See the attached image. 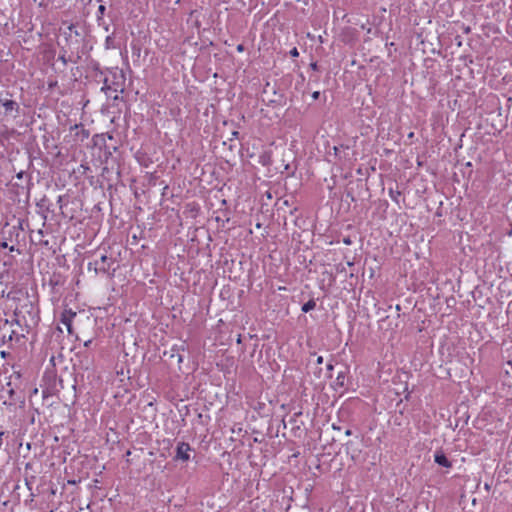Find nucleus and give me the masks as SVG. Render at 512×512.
Instances as JSON below:
<instances>
[{
    "instance_id": "nucleus-1",
    "label": "nucleus",
    "mask_w": 512,
    "mask_h": 512,
    "mask_svg": "<svg viewBox=\"0 0 512 512\" xmlns=\"http://www.w3.org/2000/svg\"><path fill=\"white\" fill-rule=\"evenodd\" d=\"M11 96L9 92L0 94V121L8 117L16 118L20 112V105L15 101L9 98Z\"/></svg>"
},
{
    "instance_id": "nucleus-2",
    "label": "nucleus",
    "mask_w": 512,
    "mask_h": 512,
    "mask_svg": "<svg viewBox=\"0 0 512 512\" xmlns=\"http://www.w3.org/2000/svg\"><path fill=\"white\" fill-rule=\"evenodd\" d=\"M31 328L29 325H25V327H21V331L16 327L8 328L5 333H2L1 343L8 344L9 347H13L15 344L23 343V340L26 338V334L30 332Z\"/></svg>"
},
{
    "instance_id": "nucleus-3",
    "label": "nucleus",
    "mask_w": 512,
    "mask_h": 512,
    "mask_svg": "<svg viewBox=\"0 0 512 512\" xmlns=\"http://www.w3.org/2000/svg\"><path fill=\"white\" fill-rule=\"evenodd\" d=\"M33 183L31 182V178L29 177L26 180V185L20 184V182L11 183V192H13L16 196L21 195L22 193H26V201H29L30 191Z\"/></svg>"
},
{
    "instance_id": "nucleus-4",
    "label": "nucleus",
    "mask_w": 512,
    "mask_h": 512,
    "mask_svg": "<svg viewBox=\"0 0 512 512\" xmlns=\"http://www.w3.org/2000/svg\"><path fill=\"white\" fill-rule=\"evenodd\" d=\"M114 261L111 258H108L106 255H102L100 260L94 261V272L98 273H108L111 265Z\"/></svg>"
},
{
    "instance_id": "nucleus-5",
    "label": "nucleus",
    "mask_w": 512,
    "mask_h": 512,
    "mask_svg": "<svg viewBox=\"0 0 512 512\" xmlns=\"http://www.w3.org/2000/svg\"><path fill=\"white\" fill-rule=\"evenodd\" d=\"M191 450V446L186 442H179L176 448L175 460H182L184 462L190 459L189 451Z\"/></svg>"
},
{
    "instance_id": "nucleus-6",
    "label": "nucleus",
    "mask_w": 512,
    "mask_h": 512,
    "mask_svg": "<svg viewBox=\"0 0 512 512\" xmlns=\"http://www.w3.org/2000/svg\"><path fill=\"white\" fill-rule=\"evenodd\" d=\"M36 206L39 208V215L42 218V225L45 226L47 222V213L50 211V206L48 204V199L46 196H43L37 203Z\"/></svg>"
},
{
    "instance_id": "nucleus-7",
    "label": "nucleus",
    "mask_w": 512,
    "mask_h": 512,
    "mask_svg": "<svg viewBox=\"0 0 512 512\" xmlns=\"http://www.w3.org/2000/svg\"><path fill=\"white\" fill-rule=\"evenodd\" d=\"M434 461L438 465L445 467V468H450L452 466L451 461L447 458V456L445 455V453L442 450H437L435 452Z\"/></svg>"
},
{
    "instance_id": "nucleus-8",
    "label": "nucleus",
    "mask_w": 512,
    "mask_h": 512,
    "mask_svg": "<svg viewBox=\"0 0 512 512\" xmlns=\"http://www.w3.org/2000/svg\"><path fill=\"white\" fill-rule=\"evenodd\" d=\"M71 130H75V136L81 141L87 139L90 135L89 130L85 129L82 124H75L71 127Z\"/></svg>"
},
{
    "instance_id": "nucleus-9",
    "label": "nucleus",
    "mask_w": 512,
    "mask_h": 512,
    "mask_svg": "<svg viewBox=\"0 0 512 512\" xmlns=\"http://www.w3.org/2000/svg\"><path fill=\"white\" fill-rule=\"evenodd\" d=\"M14 323V327L21 331V327L28 325L25 321V317L20 318L17 311L14 312V318L11 320Z\"/></svg>"
},
{
    "instance_id": "nucleus-10",
    "label": "nucleus",
    "mask_w": 512,
    "mask_h": 512,
    "mask_svg": "<svg viewBox=\"0 0 512 512\" xmlns=\"http://www.w3.org/2000/svg\"><path fill=\"white\" fill-rule=\"evenodd\" d=\"M316 307V302L314 299H310L309 301H307L306 303H304L302 305V311L304 313H307L311 310H313L314 308Z\"/></svg>"
},
{
    "instance_id": "nucleus-11",
    "label": "nucleus",
    "mask_w": 512,
    "mask_h": 512,
    "mask_svg": "<svg viewBox=\"0 0 512 512\" xmlns=\"http://www.w3.org/2000/svg\"><path fill=\"white\" fill-rule=\"evenodd\" d=\"M345 380H346V372L345 371H340L337 375V378H336V385L339 386V387H344L345 386Z\"/></svg>"
},
{
    "instance_id": "nucleus-12",
    "label": "nucleus",
    "mask_w": 512,
    "mask_h": 512,
    "mask_svg": "<svg viewBox=\"0 0 512 512\" xmlns=\"http://www.w3.org/2000/svg\"><path fill=\"white\" fill-rule=\"evenodd\" d=\"M60 321L62 324H64L66 326L68 334L72 335L73 334L72 320L61 316Z\"/></svg>"
},
{
    "instance_id": "nucleus-13",
    "label": "nucleus",
    "mask_w": 512,
    "mask_h": 512,
    "mask_svg": "<svg viewBox=\"0 0 512 512\" xmlns=\"http://www.w3.org/2000/svg\"><path fill=\"white\" fill-rule=\"evenodd\" d=\"M68 31L69 33H66L68 35V37H71L72 34H74L76 37H79L81 36V33L78 31V27L77 25L71 23L69 26H68Z\"/></svg>"
},
{
    "instance_id": "nucleus-14",
    "label": "nucleus",
    "mask_w": 512,
    "mask_h": 512,
    "mask_svg": "<svg viewBox=\"0 0 512 512\" xmlns=\"http://www.w3.org/2000/svg\"><path fill=\"white\" fill-rule=\"evenodd\" d=\"M76 312L72 309H64V311L61 313V316L68 318L73 321V319L76 317Z\"/></svg>"
},
{
    "instance_id": "nucleus-15",
    "label": "nucleus",
    "mask_w": 512,
    "mask_h": 512,
    "mask_svg": "<svg viewBox=\"0 0 512 512\" xmlns=\"http://www.w3.org/2000/svg\"><path fill=\"white\" fill-rule=\"evenodd\" d=\"M401 195V192L398 190H393L392 188L389 189V196L392 198L393 201H395L397 204H399V196Z\"/></svg>"
},
{
    "instance_id": "nucleus-16",
    "label": "nucleus",
    "mask_w": 512,
    "mask_h": 512,
    "mask_svg": "<svg viewBox=\"0 0 512 512\" xmlns=\"http://www.w3.org/2000/svg\"><path fill=\"white\" fill-rule=\"evenodd\" d=\"M171 352L170 358L176 357L178 363L183 361L182 355L179 353V348L173 347Z\"/></svg>"
},
{
    "instance_id": "nucleus-17",
    "label": "nucleus",
    "mask_w": 512,
    "mask_h": 512,
    "mask_svg": "<svg viewBox=\"0 0 512 512\" xmlns=\"http://www.w3.org/2000/svg\"><path fill=\"white\" fill-rule=\"evenodd\" d=\"M105 11H106V7L104 5H100L98 7V11H97V21L100 22L101 20H103V17H104V14H105Z\"/></svg>"
},
{
    "instance_id": "nucleus-18",
    "label": "nucleus",
    "mask_w": 512,
    "mask_h": 512,
    "mask_svg": "<svg viewBox=\"0 0 512 512\" xmlns=\"http://www.w3.org/2000/svg\"><path fill=\"white\" fill-rule=\"evenodd\" d=\"M8 394H9V400L11 401V404H15L18 401V398H16L17 392L13 388H10L8 390Z\"/></svg>"
},
{
    "instance_id": "nucleus-19",
    "label": "nucleus",
    "mask_w": 512,
    "mask_h": 512,
    "mask_svg": "<svg viewBox=\"0 0 512 512\" xmlns=\"http://www.w3.org/2000/svg\"><path fill=\"white\" fill-rule=\"evenodd\" d=\"M105 46L107 49L114 48V37L112 35L106 37Z\"/></svg>"
},
{
    "instance_id": "nucleus-20",
    "label": "nucleus",
    "mask_w": 512,
    "mask_h": 512,
    "mask_svg": "<svg viewBox=\"0 0 512 512\" xmlns=\"http://www.w3.org/2000/svg\"><path fill=\"white\" fill-rule=\"evenodd\" d=\"M111 86H112L111 90H113L115 92H118V91L121 93L124 92V88L122 87L121 84H119V82H113V84Z\"/></svg>"
},
{
    "instance_id": "nucleus-21",
    "label": "nucleus",
    "mask_w": 512,
    "mask_h": 512,
    "mask_svg": "<svg viewBox=\"0 0 512 512\" xmlns=\"http://www.w3.org/2000/svg\"><path fill=\"white\" fill-rule=\"evenodd\" d=\"M24 224H28L27 220L19 219L18 220V226H13V230H17V229L24 230Z\"/></svg>"
},
{
    "instance_id": "nucleus-22",
    "label": "nucleus",
    "mask_w": 512,
    "mask_h": 512,
    "mask_svg": "<svg viewBox=\"0 0 512 512\" xmlns=\"http://www.w3.org/2000/svg\"><path fill=\"white\" fill-rule=\"evenodd\" d=\"M101 141L103 144H105V135H96L95 138H94V144L95 145H99Z\"/></svg>"
},
{
    "instance_id": "nucleus-23",
    "label": "nucleus",
    "mask_w": 512,
    "mask_h": 512,
    "mask_svg": "<svg viewBox=\"0 0 512 512\" xmlns=\"http://www.w3.org/2000/svg\"><path fill=\"white\" fill-rule=\"evenodd\" d=\"M58 60L61 61L64 65L68 63V59L66 58V51H63L59 54Z\"/></svg>"
},
{
    "instance_id": "nucleus-24",
    "label": "nucleus",
    "mask_w": 512,
    "mask_h": 512,
    "mask_svg": "<svg viewBox=\"0 0 512 512\" xmlns=\"http://www.w3.org/2000/svg\"><path fill=\"white\" fill-rule=\"evenodd\" d=\"M111 89H112V86L108 84V79L105 77L103 80L102 90L106 91V90H111Z\"/></svg>"
},
{
    "instance_id": "nucleus-25",
    "label": "nucleus",
    "mask_w": 512,
    "mask_h": 512,
    "mask_svg": "<svg viewBox=\"0 0 512 512\" xmlns=\"http://www.w3.org/2000/svg\"><path fill=\"white\" fill-rule=\"evenodd\" d=\"M60 284H62V282L60 281L59 278L53 277L50 279V285H52L53 287L60 285Z\"/></svg>"
},
{
    "instance_id": "nucleus-26",
    "label": "nucleus",
    "mask_w": 512,
    "mask_h": 512,
    "mask_svg": "<svg viewBox=\"0 0 512 512\" xmlns=\"http://www.w3.org/2000/svg\"><path fill=\"white\" fill-rule=\"evenodd\" d=\"M289 54H290L291 57H298L299 56V52H298L296 47H294L292 50H290Z\"/></svg>"
},
{
    "instance_id": "nucleus-27",
    "label": "nucleus",
    "mask_w": 512,
    "mask_h": 512,
    "mask_svg": "<svg viewBox=\"0 0 512 512\" xmlns=\"http://www.w3.org/2000/svg\"><path fill=\"white\" fill-rule=\"evenodd\" d=\"M343 243H344L345 245H351V244H352V241H351L350 237H349V236H347V237H344V238H343Z\"/></svg>"
},
{
    "instance_id": "nucleus-28",
    "label": "nucleus",
    "mask_w": 512,
    "mask_h": 512,
    "mask_svg": "<svg viewBox=\"0 0 512 512\" xmlns=\"http://www.w3.org/2000/svg\"><path fill=\"white\" fill-rule=\"evenodd\" d=\"M319 97H320V92L319 91H315V92L312 93V98L314 100H318Z\"/></svg>"
},
{
    "instance_id": "nucleus-29",
    "label": "nucleus",
    "mask_w": 512,
    "mask_h": 512,
    "mask_svg": "<svg viewBox=\"0 0 512 512\" xmlns=\"http://www.w3.org/2000/svg\"><path fill=\"white\" fill-rule=\"evenodd\" d=\"M310 68H311L312 70H314V71H317V70H318V64H317V62H312V63L310 64Z\"/></svg>"
},
{
    "instance_id": "nucleus-30",
    "label": "nucleus",
    "mask_w": 512,
    "mask_h": 512,
    "mask_svg": "<svg viewBox=\"0 0 512 512\" xmlns=\"http://www.w3.org/2000/svg\"><path fill=\"white\" fill-rule=\"evenodd\" d=\"M24 175H25V172L24 171H20L19 173H17L16 178L18 180H22Z\"/></svg>"
},
{
    "instance_id": "nucleus-31",
    "label": "nucleus",
    "mask_w": 512,
    "mask_h": 512,
    "mask_svg": "<svg viewBox=\"0 0 512 512\" xmlns=\"http://www.w3.org/2000/svg\"><path fill=\"white\" fill-rule=\"evenodd\" d=\"M92 342H93L92 339H89V340L85 341L84 342V347L89 348L91 346Z\"/></svg>"
},
{
    "instance_id": "nucleus-32",
    "label": "nucleus",
    "mask_w": 512,
    "mask_h": 512,
    "mask_svg": "<svg viewBox=\"0 0 512 512\" xmlns=\"http://www.w3.org/2000/svg\"><path fill=\"white\" fill-rule=\"evenodd\" d=\"M0 247L3 249L8 248V243L6 241H3L0 243Z\"/></svg>"
},
{
    "instance_id": "nucleus-33",
    "label": "nucleus",
    "mask_w": 512,
    "mask_h": 512,
    "mask_svg": "<svg viewBox=\"0 0 512 512\" xmlns=\"http://www.w3.org/2000/svg\"><path fill=\"white\" fill-rule=\"evenodd\" d=\"M333 369H334L333 364L328 363V364H327V371H328V372H331Z\"/></svg>"
},
{
    "instance_id": "nucleus-34",
    "label": "nucleus",
    "mask_w": 512,
    "mask_h": 512,
    "mask_svg": "<svg viewBox=\"0 0 512 512\" xmlns=\"http://www.w3.org/2000/svg\"><path fill=\"white\" fill-rule=\"evenodd\" d=\"M323 361H324L323 357L322 356H318V358L316 360L317 364H322Z\"/></svg>"
},
{
    "instance_id": "nucleus-35",
    "label": "nucleus",
    "mask_w": 512,
    "mask_h": 512,
    "mask_svg": "<svg viewBox=\"0 0 512 512\" xmlns=\"http://www.w3.org/2000/svg\"><path fill=\"white\" fill-rule=\"evenodd\" d=\"M88 270H94V262L88 263Z\"/></svg>"
},
{
    "instance_id": "nucleus-36",
    "label": "nucleus",
    "mask_w": 512,
    "mask_h": 512,
    "mask_svg": "<svg viewBox=\"0 0 512 512\" xmlns=\"http://www.w3.org/2000/svg\"><path fill=\"white\" fill-rule=\"evenodd\" d=\"M232 135H233V137L238 138L239 132L238 131H233Z\"/></svg>"
},
{
    "instance_id": "nucleus-37",
    "label": "nucleus",
    "mask_w": 512,
    "mask_h": 512,
    "mask_svg": "<svg viewBox=\"0 0 512 512\" xmlns=\"http://www.w3.org/2000/svg\"><path fill=\"white\" fill-rule=\"evenodd\" d=\"M345 435H346V436H350V435H352V431H351L350 429H347V430L345 431Z\"/></svg>"
},
{
    "instance_id": "nucleus-38",
    "label": "nucleus",
    "mask_w": 512,
    "mask_h": 512,
    "mask_svg": "<svg viewBox=\"0 0 512 512\" xmlns=\"http://www.w3.org/2000/svg\"><path fill=\"white\" fill-rule=\"evenodd\" d=\"M119 76H120V78H121V79L123 80V82H124V81H125V76H124L123 71H121V72H120V75H119Z\"/></svg>"
},
{
    "instance_id": "nucleus-39",
    "label": "nucleus",
    "mask_w": 512,
    "mask_h": 512,
    "mask_svg": "<svg viewBox=\"0 0 512 512\" xmlns=\"http://www.w3.org/2000/svg\"><path fill=\"white\" fill-rule=\"evenodd\" d=\"M31 468H32V464H31V463H27V464L25 465V469H31Z\"/></svg>"
},
{
    "instance_id": "nucleus-40",
    "label": "nucleus",
    "mask_w": 512,
    "mask_h": 512,
    "mask_svg": "<svg viewBox=\"0 0 512 512\" xmlns=\"http://www.w3.org/2000/svg\"><path fill=\"white\" fill-rule=\"evenodd\" d=\"M243 49H244V48H243V45H242V44L238 45V47H237V50H238V51H242Z\"/></svg>"
},
{
    "instance_id": "nucleus-41",
    "label": "nucleus",
    "mask_w": 512,
    "mask_h": 512,
    "mask_svg": "<svg viewBox=\"0 0 512 512\" xmlns=\"http://www.w3.org/2000/svg\"><path fill=\"white\" fill-rule=\"evenodd\" d=\"M269 101L272 103H279V100H277V99H270Z\"/></svg>"
},
{
    "instance_id": "nucleus-42",
    "label": "nucleus",
    "mask_w": 512,
    "mask_h": 512,
    "mask_svg": "<svg viewBox=\"0 0 512 512\" xmlns=\"http://www.w3.org/2000/svg\"><path fill=\"white\" fill-rule=\"evenodd\" d=\"M8 248H9V251H10V252H13V251H15V250H16L14 246H10V247H8Z\"/></svg>"
},
{
    "instance_id": "nucleus-43",
    "label": "nucleus",
    "mask_w": 512,
    "mask_h": 512,
    "mask_svg": "<svg viewBox=\"0 0 512 512\" xmlns=\"http://www.w3.org/2000/svg\"><path fill=\"white\" fill-rule=\"evenodd\" d=\"M62 199H63V197H62V196H59V197H58L57 202H58L59 204H60V203H62Z\"/></svg>"
},
{
    "instance_id": "nucleus-44",
    "label": "nucleus",
    "mask_w": 512,
    "mask_h": 512,
    "mask_svg": "<svg viewBox=\"0 0 512 512\" xmlns=\"http://www.w3.org/2000/svg\"><path fill=\"white\" fill-rule=\"evenodd\" d=\"M111 154H112V152H111L110 150H109V151H105V155H106V156H107V155H111Z\"/></svg>"
},
{
    "instance_id": "nucleus-45",
    "label": "nucleus",
    "mask_w": 512,
    "mask_h": 512,
    "mask_svg": "<svg viewBox=\"0 0 512 512\" xmlns=\"http://www.w3.org/2000/svg\"><path fill=\"white\" fill-rule=\"evenodd\" d=\"M26 485L28 486L29 490H31L30 484L27 479H26Z\"/></svg>"
},
{
    "instance_id": "nucleus-46",
    "label": "nucleus",
    "mask_w": 512,
    "mask_h": 512,
    "mask_svg": "<svg viewBox=\"0 0 512 512\" xmlns=\"http://www.w3.org/2000/svg\"><path fill=\"white\" fill-rule=\"evenodd\" d=\"M1 355H2L3 357H5V355H6L5 351H2V352H1Z\"/></svg>"
},
{
    "instance_id": "nucleus-47",
    "label": "nucleus",
    "mask_w": 512,
    "mask_h": 512,
    "mask_svg": "<svg viewBox=\"0 0 512 512\" xmlns=\"http://www.w3.org/2000/svg\"><path fill=\"white\" fill-rule=\"evenodd\" d=\"M103 0H97V2H102Z\"/></svg>"
}]
</instances>
